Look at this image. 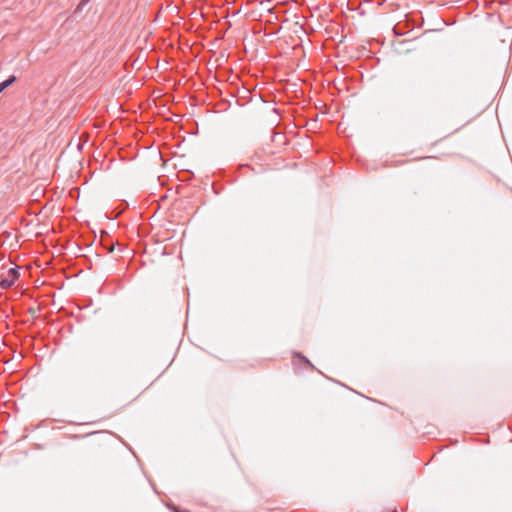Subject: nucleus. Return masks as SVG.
<instances>
[{
  "label": "nucleus",
  "instance_id": "obj_1",
  "mask_svg": "<svg viewBox=\"0 0 512 512\" xmlns=\"http://www.w3.org/2000/svg\"><path fill=\"white\" fill-rule=\"evenodd\" d=\"M20 274L17 268H10L6 273L1 275L0 287L8 289L14 285Z\"/></svg>",
  "mask_w": 512,
  "mask_h": 512
},
{
  "label": "nucleus",
  "instance_id": "obj_2",
  "mask_svg": "<svg viewBox=\"0 0 512 512\" xmlns=\"http://www.w3.org/2000/svg\"><path fill=\"white\" fill-rule=\"evenodd\" d=\"M16 81H17V77L14 76V75H11L8 79L3 81L2 83L4 84V87L8 88L9 86H11Z\"/></svg>",
  "mask_w": 512,
  "mask_h": 512
},
{
  "label": "nucleus",
  "instance_id": "obj_3",
  "mask_svg": "<svg viewBox=\"0 0 512 512\" xmlns=\"http://www.w3.org/2000/svg\"><path fill=\"white\" fill-rule=\"evenodd\" d=\"M90 0H82L78 6V9L82 8L83 6H85Z\"/></svg>",
  "mask_w": 512,
  "mask_h": 512
},
{
  "label": "nucleus",
  "instance_id": "obj_4",
  "mask_svg": "<svg viewBox=\"0 0 512 512\" xmlns=\"http://www.w3.org/2000/svg\"><path fill=\"white\" fill-rule=\"evenodd\" d=\"M5 89H6V87H4V84L1 82L0 83V93H2Z\"/></svg>",
  "mask_w": 512,
  "mask_h": 512
},
{
  "label": "nucleus",
  "instance_id": "obj_5",
  "mask_svg": "<svg viewBox=\"0 0 512 512\" xmlns=\"http://www.w3.org/2000/svg\"><path fill=\"white\" fill-rule=\"evenodd\" d=\"M302 358L305 360L306 363L310 364L308 359H306L305 357H302Z\"/></svg>",
  "mask_w": 512,
  "mask_h": 512
}]
</instances>
